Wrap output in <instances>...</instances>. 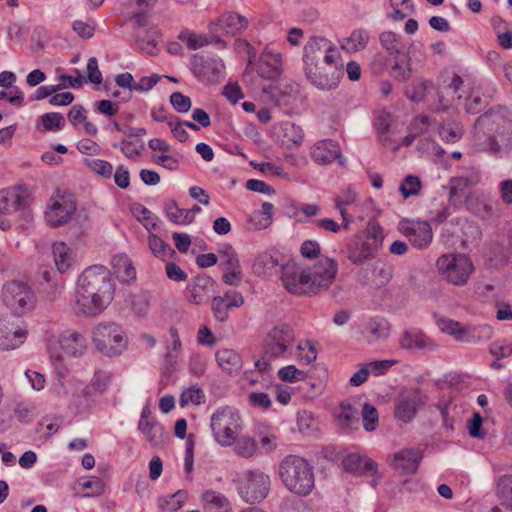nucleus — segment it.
Wrapping results in <instances>:
<instances>
[{"instance_id":"1","label":"nucleus","mask_w":512,"mask_h":512,"mask_svg":"<svg viewBox=\"0 0 512 512\" xmlns=\"http://www.w3.org/2000/svg\"><path fill=\"white\" fill-rule=\"evenodd\" d=\"M114 293L110 271L102 265L90 266L77 279L73 310L79 316L97 317L110 305Z\"/></svg>"},{"instance_id":"2","label":"nucleus","mask_w":512,"mask_h":512,"mask_svg":"<svg viewBox=\"0 0 512 512\" xmlns=\"http://www.w3.org/2000/svg\"><path fill=\"white\" fill-rule=\"evenodd\" d=\"M305 74L308 80L322 90L335 89L344 75V61L331 42L313 37L304 47Z\"/></svg>"},{"instance_id":"3","label":"nucleus","mask_w":512,"mask_h":512,"mask_svg":"<svg viewBox=\"0 0 512 512\" xmlns=\"http://www.w3.org/2000/svg\"><path fill=\"white\" fill-rule=\"evenodd\" d=\"M487 150L492 153L512 150V120L498 112H489L479 116L475 123V138L481 140L487 134Z\"/></svg>"},{"instance_id":"4","label":"nucleus","mask_w":512,"mask_h":512,"mask_svg":"<svg viewBox=\"0 0 512 512\" xmlns=\"http://www.w3.org/2000/svg\"><path fill=\"white\" fill-rule=\"evenodd\" d=\"M279 476L284 486L298 495L306 496L314 487L312 467L296 455H288L281 461Z\"/></svg>"},{"instance_id":"5","label":"nucleus","mask_w":512,"mask_h":512,"mask_svg":"<svg viewBox=\"0 0 512 512\" xmlns=\"http://www.w3.org/2000/svg\"><path fill=\"white\" fill-rule=\"evenodd\" d=\"M96 349L107 357L121 355L128 347V337L121 325L115 322H101L92 332Z\"/></svg>"},{"instance_id":"6","label":"nucleus","mask_w":512,"mask_h":512,"mask_svg":"<svg viewBox=\"0 0 512 512\" xmlns=\"http://www.w3.org/2000/svg\"><path fill=\"white\" fill-rule=\"evenodd\" d=\"M76 210L75 195L66 189H57L47 203L45 220L52 228L61 227L71 221Z\"/></svg>"},{"instance_id":"7","label":"nucleus","mask_w":512,"mask_h":512,"mask_svg":"<svg viewBox=\"0 0 512 512\" xmlns=\"http://www.w3.org/2000/svg\"><path fill=\"white\" fill-rule=\"evenodd\" d=\"M210 426L215 441L221 446H230L242 428L241 416L236 409L225 407L212 415Z\"/></svg>"},{"instance_id":"8","label":"nucleus","mask_w":512,"mask_h":512,"mask_svg":"<svg viewBox=\"0 0 512 512\" xmlns=\"http://www.w3.org/2000/svg\"><path fill=\"white\" fill-rule=\"evenodd\" d=\"M440 274L457 286L465 285L474 271L470 257L463 253H451L440 256L436 262Z\"/></svg>"},{"instance_id":"9","label":"nucleus","mask_w":512,"mask_h":512,"mask_svg":"<svg viewBox=\"0 0 512 512\" xmlns=\"http://www.w3.org/2000/svg\"><path fill=\"white\" fill-rule=\"evenodd\" d=\"M3 302L14 313L25 314L34 309L36 295L31 287L22 281H8L2 289Z\"/></svg>"},{"instance_id":"10","label":"nucleus","mask_w":512,"mask_h":512,"mask_svg":"<svg viewBox=\"0 0 512 512\" xmlns=\"http://www.w3.org/2000/svg\"><path fill=\"white\" fill-rule=\"evenodd\" d=\"M270 486L271 480L267 474L259 470H249L240 478L238 491L244 501L257 503L267 497Z\"/></svg>"},{"instance_id":"11","label":"nucleus","mask_w":512,"mask_h":512,"mask_svg":"<svg viewBox=\"0 0 512 512\" xmlns=\"http://www.w3.org/2000/svg\"><path fill=\"white\" fill-rule=\"evenodd\" d=\"M383 240L382 231L373 226L366 237L354 236L347 245L348 258L354 264H361L375 256Z\"/></svg>"},{"instance_id":"12","label":"nucleus","mask_w":512,"mask_h":512,"mask_svg":"<svg viewBox=\"0 0 512 512\" xmlns=\"http://www.w3.org/2000/svg\"><path fill=\"white\" fill-rule=\"evenodd\" d=\"M295 342L293 328L279 323L270 329L264 339V353L270 358H281L290 351Z\"/></svg>"},{"instance_id":"13","label":"nucleus","mask_w":512,"mask_h":512,"mask_svg":"<svg viewBox=\"0 0 512 512\" xmlns=\"http://www.w3.org/2000/svg\"><path fill=\"white\" fill-rule=\"evenodd\" d=\"M307 272L313 293L317 295L329 289L334 283L338 273V264L334 259L321 256L312 267L307 268Z\"/></svg>"},{"instance_id":"14","label":"nucleus","mask_w":512,"mask_h":512,"mask_svg":"<svg viewBox=\"0 0 512 512\" xmlns=\"http://www.w3.org/2000/svg\"><path fill=\"white\" fill-rule=\"evenodd\" d=\"M216 293L215 281L206 274L195 276L185 289V299L193 305L206 304Z\"/></svg>"},{"instance_id":"15","label":"nucleus","mask_w":512,"mask_h":512,"mask_svg":"<svg viewBox=\"0 0 512 512\" xmlns=\"http://www.w3.org/2000/svg\"><path fill=\"white\" fill-rule=\"evenodd\" d=\"M437 325L442 332L451 335L455 340L460 342H471L476 338L480 339L482 337L489 339L492 334L491 329L487 326L468 329L463 327L459 322L447 318L439 319Z\"/></svg>"},{"instance_id":"16","label":"nucleus","mask_w":512,"mask_h":512,"mask_svg":"<svg viewBox=\"0 0 512 512\" xmlns=\"http://www.w3.org/2000/svg\"><path fill=\"white\" fill-rule=\"evenodd\" d=\"M281 280L284 287L291 294L314 295L307 269L287 265L282 270Z\"/></svg>"},{"instance_id":"17","label":"nucleus","mask_w":512,"mask_h":512,"mask_svg":"<svg viewBox=\"0 0 512 512\" xmlns=\"http://www.w3.org/2000/svg\"><path fill=\"white\" fill-rule=\"evenodd\" d=\"M426 401L427 396L419 389L403 391L397 398L395 416L404 422H409L416 415L418 408Z\"/></svg>"},{"instance_id":"18","label":"nucleus","mask_w":512,"mask_h":512,"mask_svg":"<svg viewBox=\"0 0 512 512\" xmlns=\"http://www.w3.org/2000/svg\"><path fill=\"white\" fill-rule=\"evenodd\" d=\"M220 267L225 271L222 280L228 285H238L243 277L240 262L231 246L219 251Z\"/></svg>"},{"instance_id":"19","label":"nucleus","mask_w":512,"mask_h":512,"mask_svg":"<svg viewBox=\"0 0 512 512\" xmlns=\"http://www.w3.org/2000/svg\"><path fill=\"white\" fill-rule=\"evenodd\" d=\"M464 83L460 76L453 74L443 79L438 89L439 102L442 109H447L456 100H461L466 95Z\"/></svg>"},{"instance_id":"20","label":"nucleus","mask_w":512,"mask_h":512,"mask_svg":"<svg viewBox=\"0 0 512 512\" xmlns=\"http://www.w3.org/2000/svg\"><path fill=\"white\" fill-rule=\"evenodd\" d=\"M27 336L25 327L15 323L11 319H0V347L10 350L24 343Z\"/></svg>"},{"instance_id":"21","label":"nucleus","mask_w":512,"mask_h":512,"mask_svg":"<svg viewBox=\"0 0 512 512\" xmlns=\"http://www.w3.org/2000/svg\"><path fill=\"white\" fill-rule=\"evenodd\" d=\"M399 230L415 247H426L432 241V229L427 222L402 220Z\"/></svg>"},{"instance_id":"22","label":"nucleus","mask_w":512,"mask_h":512,"mask_svg":"<svg viewBox=\"0 0 512 512\" xmlns=\"http://www.w3.org/2000/svg\"><path fill=\"white\" fill-rule=\"evenodd\" d=\"M312 159L322 165L338 160L341 166L345 165V159L341 155L340 146L336 141L325 139L318 141L311 148Z\"/></svg>"},{"instance_id":"23","label":"nucleus","mask_w":512,"mask_h":512,"mask_svg":"<svg viewBox=\"0 0 512 512\" xmlns=\"http://www.w3.org/2000/svg\"><path fill=\"white\" fill-rule=\"evenodd\" d=\"M256 72L264 79L278 78L282 72L281 55L270 48H265L256 64Z\"/></svg>"},{"instance_id":"24","label":"nucleus","mask_w":512,"mask_h":512,"mask_svg":"<svg viewBox=\"0 0 512 512\" xmlns=\"http://www.w3.org/2000/svg\"><path fill=\"white\" fill-rule=\"evenodd\" d=\"M247 27V20L236 13H225L209 25L213 34L235 35Z\"/></svg>"},{"instance_id":"25","label":"nucleus","mask_w":512,"mask_h":512,"mask_svg":"<svg viewBox=\"0 0 512 512\" xmlns=\"http://www.w3.org/2000/svg\"><path fill=\"white\" fill-rule=\"evenodd\" d=\"M194 74L206 84H213L219 81L223 72V63L221 60L213 58H200L195 61Z\"/></svg>"},{"instance_id":"26","label":"nucleus","mask_w":512,"mask_h":512,"mask_svg":"<svg viewBox=\"0 0 512 512\" xmlns=\"http://www.w3.org/2000/svg\"><path fill=\"white\" fill-rule=\"evenodd\" d=\"M422 453L418 449H403L396 452L391 460V466L405 474H414L419 467Z\"/></svg>"},{"instance_id":"27","label":"nucleus","mask_w":512,"mask_h":512,"mask_svg":"<svg viewBox=\"0 0 512 512\" xmlns=\"http://www.w3.org/2000/svg\"><path fill=\"white\" fill-rule=\"evenodd\" d=\"M138 429L144 435L145 439L155 447L162 445L167 438L163 426L147 417L145 412L141 415Z\"/></svg>"},{"instance_id":"28","label":"nucleus","mask_w":512,"mask_h":512,"mask_svg":"<svg viewBox=\"0 0 512 512\" xmlns=\"http://www.w3.org/2000/svg\"><path fill=\"white\" fill-rule=\"evenodd\" d=\"M399 344L404 349H429L433 350L435 344L421 330L411 329L404 331L399 339Z\"/></svg>"},{"instance_id":"29","label":"nucleus","mask_w":512,"mask_h":512,"mask_svg":"<svg viewBox=\"0 0 512 512\" xmlns=\"http://www.w3.org/2000/svg\"><path fill=\"white\" fill-rule=\"evenodd\" d=\"M112 269L122 283H131L136 279V269L131 259L125 254L115 255L111 261Z\"/></svg>"},{"instance_id":"30","label":"nucleus","mask_w":512,"mask_h":512,"mask_svg":"<svg viewBox=\"0 0 512 512\" xmlns=\"http://www.w3.org/2000/svg\"><path fill=\"white\" fill-rule=\"evenodd\" d=\"M343 467L348 472L368 474L373 473L376 470L377 464L366 456L351 453L343 459Z\"/></svg>"},{"instance_id":"31","label":"nucleus","mask_w":512,"mask_h":512,"mask_svg":"<svg viewBox=\"0 0 512 512\" xmlns=\"http://www.w3.org/2000/svg\"><path fill=\"white\" fill-rule=\"evenodd\" d=\"M27 205V196L18 191L0 192V213L10 215L11 213L22 210Z\"/></svg>"},{"instance_id":"32","label":"nucleus","mask_w":512,"mask_h":512,"mask_svg":"<svg viewBox=\"0 0 512 512\" xmlns=\"http://www.w3.org/2000/svg\"><path fill=\"white\" fill-rule=\"evenodd\" d=\"M61 349L70 356H80L86 348L83 335L75 331H67L60 338Z\"/></svg>"},{"instance_id":"33","label":"nucleus","mask_w":512,"mask_h":512,"mask_svg":"<svg viewBox=\"0 0 512 512\" xmlns=\"http://www.w3.org/2000/svg\"><path fill=\"white\" fill-rule=\"evenodd\" d=\"M216 361L219 367L229 375L239 373L242 368L240 355L232 349H220L216 353Z\"/></svg>"},{"instance_id":"34","label":"nucleus","mask_w":512,"mask_h":512,"mask_svg":"<svg viewBox=\"0 0 512 512\" xmlns=\"http://www.w3.org/2000/svg\"><path fill=\"white\" fill-rule=\"evenodd\" d=\"M335 417L343 428L354 430L359 427V411L348 401H343L335 411Z\"/></svg>"},{"instance_id":"35","label":"nucleus","mask_w":512,"mask_h":512,"mask_svg":"<svg viewBox=\"0 0 512 512\" xmlns=\"http://www.w3.org/2000/svg\"><path fill=\"white\" fill-rule=\"evenodd\" d=\"M202 500L205 512H231L229 500L220 492L208 490Z\"/></svg>"},{"instance_id":"36","label":"nucleus","mask_w":512,"mask_h":512,"mask_svg":"<svg viewBox=\"0 0 512 512\" xmlns=\"http://www.w3.org/2000/svg\"><path fill=\"white\" fill-rule=\"evenodd\" d=\"M477 176L454 177L450 180V198L454 203L462 202L467 195V189L477 184Z\"/></svg>"},{"instance_id":"37","label":"nucleus","mask_w":512,"mask_h":512,"mask_svg":"<svg viewBox=\"0 0 512 512\" xmlns=\"http://www.w3.org/2000/svg\"><path fill=\"white\" fill-rule=\"evenodd\" d=\"M54 262L59 273H65L74 262L71 249L64 242H56L52 247Z\"/></svg>"},{"instance_id":"38","label":"nucleus","mask_w":512,"mask_h":512,"mask_svg":"<svg viewBox=\"0 0 512 512\" xmlns=\"http://www.w3.org/2000/svg\"><path fill=\"white\" fill-rule=\"evenodd\" d=\"M282 145L287 148L298 147L304 140V132L302 128L292 122H285L281 126Z\"/></svg>"},{"instance_id":"39","label":"nucleus","mask_w":512,"mask_h":512,"mask_svg":"<svg viewBox=\"0 0 512 512\" xmlns=\"http://www.w3.org/2000/svg\"><path fill=\"white\" fill-rule=\"evenodd\" d=\"M70 396L69 403L77 410H83L90 404L89 387L82 383H75L70 390L66 391Z\"/></svg>"},{"instance_id":"40","label":"nucleus","mask_w":512,"mask_h":512,"mask_svg":"<svg viewBox=\"0 0 512 512\" xmlns=\"http://www.w3.org/2000/svg\"><path fill=\"white\" fill-rule=\"evenodd\" d=\"M498 490L502 499L511 500V503L502 502L500 506L493 507L491 512H512V478L505 477L501 479Z\"/></svg>"},{"instance_id":"41","label":"nucleus","mask_w":512,"mask_h":512,"mask_svg":"<svg viewBox=\"0 0 512 512\" xmlns=\"http://www.w3.org/2000/svg\"><path fill=\"white\" fill-rule=\"evenodd\" d=\"M367 33L364 30H355L351 35L345 38L341 43V48L347 52H356L365 48L367 43Z\"/></svg>"},{"instance_id":"42","label":"nucleus","mask_w":512,"mask_h":512,"mask_svg":"<svg viewBox=\"0 0 512 512\" xmlns=\"http://www.w3.org/2000/svg\"><path fill=\"white\" fill-rule=\"evenodd\" d=\"M186 500L187 492L184 490H179L170 496L160 497L158 499V506L162 510L174 512L180 509Z\"/></svg>"},{"instance_id":"43","label":"nucleus","mask_w":512,"mask_h":512,"mask_svg":"<svg viewBox=\"0 0 512 512\" xmlns=\"http://www.w3.org/2000/svg\"><path fill=\"white\" fill-rule=\"evenodd\" d=\"M148 246L155 257L163 260L168 258L172 253H174V251L172 250L168 243H166L153 233H149Z\"/></svg>"},{"instance_id":"44","label":"nucleus","mask_w":512,"mask_h":512,"mask_svg":"<svg viewBox=\"0 0 512 512\" xmlns=\"http://www.w3.org/2000/svg\"><path fill=\"white\" fill-rule=\"evenodd\" d=\"M159 33L157 31H149L144 37L136 40L138 48L148 55L154 56L159 52L158 48Z\"/></svg>"},{"instance_id":"45","label":"nucleus","mask_w":512,"mask_h":512,"mask_svg":"<svg viewBox=\"0 0 512 512\" xmlns=\"http://www.w3.org/2000/svg\"><path fill=\"white\" fill-rule=\"evenodd\" d=\"M233 444L235 453L243 458L252 457L257 449L255 440L248 436H243L239 438L236 437Z\"/></svg>"},{"instance_id":"46","label":"nucleus","mask_w":512,"mask_h":512,"mask_svg":"<svg viewBox=\"0 0 512 512\" xmlns=\"http://www.w3.org/2000/svg\"><path fill=\"white\" fill-rule=\"evenodd\" d=\"M272 211L273 205L269 202H264L261 211L255 213L251 218L254 229L261 230L267 228L271 224Z\"/></svg>"},{"instance_id":"47","label":"nucleus","mask_w":512,"mask_h":512,"mask_svg":"<svg viewBox=\"0 0 512 512\" xmlns=\"http://www.w3.org/2000/svg\"><path fill=\"white\" fill-rule=\"evenodd\" d=\"M79 486L83 491L85 497L100 496L105 489L104 482L98 477H90L87 480L79 482Z\"/></svg>"},{"instance_id":"48","label":"nucleus","mask_w":512,"mask_h":512,"mask_svg":"<svg viewBox=\"0 0 512 512\" xmlns=\"http://www.w3.org/2000/svg\"><path fill=\"white\" fill-rule=\"evenodd\" d=\"M84 164L87 166L92 172L95 174L109 179L112 176L113 173V167L112 165L101 159H94V158H86L84 159Z\"/></svg>"},{"instance_id":"49","label":"nucleus","mask_w":512,"mask_h":512,"mask_svg":"<svg viewBox=\"0 0 512 512\" xmlns=\"http://www.w3.org/2000/svg\"><path fill=\"white\" fill-rule=\"evenodd\" d=\"M422 183L417 176L409 175L402 181L399 190L402 196L406 199L411 196L418 195L421 191Z\"/></svg>"},{"instance_id":"50","label":"nucleus","mask_w":512,"mask_h":512,"mask_svg":"<svg viewBox=\"0 0 512 512\" xmlns=\"http://www.w3.org/2000/svg\"><path fill=\"white\" fill-rule=\"evenodd\" d=\"M393 277V267L385 263L374 265V283L377 287L387 285Z\"/></svg>"},{"instance_id":"51","label":"nucleus","mask_w":512,"mask_h":512,"mask_svg":"<svg viewBox=\"0 0 512 512\" xmlns=\"http://www.w3.org/2000/svg\"><path fill=\"white\" fill-rule=\"evenodd\" d=\"M178 39L187 46L190 50H197L203 46H205L208 42L206 38L202 35L196 34L189 30L182 31Z\"/></svg>"},{"instance_id":"52","label":"nucleus","mask_w":512,"mask_h":512,"mask_svg":"<svg viewBox=\"0 0 512 512\" xmlns=\"http://www.w3.org/2000/svg\"><path fill=\"white\" fill-rule=\"evenodd\" d=\"M380 42L384 49H386L390 55L397 56L401 51V44L399 37L391 31L383 32L380 35Z\"/></svg>"},{"instance_id":"53","label":"nucleus","mask_w":512,"mask_h":512,"mask_svg":"<svg viewBox=\"0 0 512 512\" xmlns=\"http://www.w3.org/2000/svg\"><path fill=\"white\" fill-rule=\"evenodd\" d=\"M367 330L371 334L373 340L386 338L389 335V324L384 319H371L368 322Z\"/></svg>"},{"instance_id":"54","label":"nucleus","mask_w":512,"mask_h":512,"mask_svg":"<svg viewBox=\"0 0 512 512\" xmlns=\"http://www.w3.org/2000/svg\"><path fill=\"white\" fill-rule=\"evenodd\" d=\"M439 134L442 140L453 143L462 137L463 131L458 124L448 123L440 126Z\"/></svg>"},{"instance_id":"55","label":"nucleus","mask_w":512,"mask_h":512,"mask_svg":"<svg viewBox=\"0 0 512 512\" xmlns=\"http://www.w3.org/2000/svg\"><path fill=\"white\" fill-rule=\"evenodd\" d=\"M361 415L365 430H375L378 423V412L376 408L368 403H365L362 407Z\"/></svg>"},{"instance_id":"56","label":"nucleus","mask_w":512,"mask_h":512,"mask_svg":"<svg viewBox=\"0 0 512 512\" xmlns=\"http://www.w3.org/2000/svg\"><path fill=\"white\" fill-rule=\"evenodd\" d=\"M488 105V97H481L478 92L469 95L465 102L467 112L476 114L482 111Z\"/></svg>"},{"instance_id":"57","label":"nucleus","mask_w":512,"mask_h":512,"mask_svg":"<svg viewBox=\"0 0 512 512\" xmlns=\"http://www.w3.org/2000/svg\"><path fill=\"white\" fill-rule=\"evenodd\" d=\"M169 333L172 339V344L168 348L166 360L170 365H174L176 363L177 354L182 349V343L178 334V330L175 327H171Z\"/></svg>"},{"instance_id":"58","label":"nucleus","mask_w":512,"mask_h":512,"mask_svg":"<svg viewBox=\"0 0 512 512\" xmlns=\"http://www.w3.org/2000/svg\"><path fill=\"white\" fill-rule=\"evenodd\" d=\"M205 395L203 391L198 387H191L185 391L180 396V405L187 406L190 403L192 404H201L204 401Z\"/></svg>"},{"instance_id":"59","label":"nucleus","mask_w":512,"mask_h":512,"mask_svg":"<svg viewBox=\"0 0 512 512\" xmlns=\"http://www.w3.org/2000/svg\"><path fill=\"white\" fill-rule=\"evenodd\" d=\"M65 282L64 280L54 281L50 284L42 285L41 294L48 301H54L60 297Z\"/></svg>"},{"instance_id":"60","label":"nucleus","mask_w":512,"mask_h":512,"mask_svg":"<svg viewBox=\"0 0 512 512\" xmlns=\"http://www.w3.org/2000/svg\"><path fill=\"white\" fill-rule=\"evenodd\" d=\"M278 376L282 381L297 382L305 379V372L297 369L294 365H289L281 368L278 371Z\"/></svg>"},{"instance_id":"61","label":"nucleus","mask_w":512,"mask_h":512,"mask_svg":"<svg viewBox=\"0 0 512 512\" xmlns=\"http://www.w3.org/2000/svg\"><path fill=\"white\" fill-rule=\"evenodd\" d=\"M45 130H59L64 126L65 119L60 113H46L41 117Z\"/></svg>"},{"instance_id":"62","label":"nucleus","mask_w":512,"mask_h":512,"mask_svg":"<svg viewBox=\"0 0 512 512\" xmlns=\"http://www.w3.org/2000/svg\"><path fill=\"white\" fill-rule=\"evenodd\" d=\"M298 359L305 364H309L316 359L317 353L314 346L309 341L299 342L297 346Z\"/></svg>"},{"instance_id":"63","label":"nucleus","mask_w":512,"mask_h":512,"mask_svg":"<svg viewBox=\"0 0 512 512\" xmlns=\"http://www.w3.org/2000/svg\"><path fill=\"white\" fill-rule=\"evenodd\" d=\"M152 161L168 170H177L179 167L178 159L169 153H153Z\"/></svg>"},{"instance_id":"64","label":"nucleus","mask_w":512,"mask_h":512,"mask_svg":"<svg viewBox=\"0 0 512 512\" xmlns=\"http://www.w3.org/2000/svg\"><path fill=\"white\" fill-rule=\"evenodd\" d=\"M112 375L109 372L98 370L95 372L91 381L93 389L99 393H103L108 388Z\"/></svg>"}]
</instances>
